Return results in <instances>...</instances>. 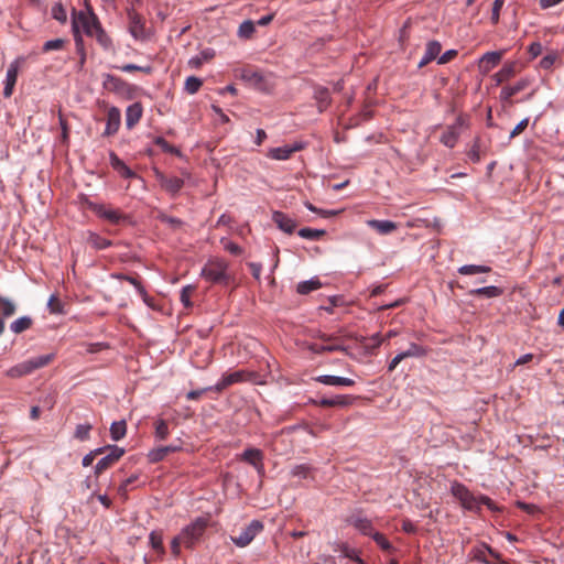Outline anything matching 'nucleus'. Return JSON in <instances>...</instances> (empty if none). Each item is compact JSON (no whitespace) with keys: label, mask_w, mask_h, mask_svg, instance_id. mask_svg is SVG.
Segmentation results:
<instances>
[{"label":"nucleus","mask_w":564,"mask_h":564,"mask_svg":"<svg viewBox=\"0 0 564 564\" xmlns=\"http://www.w3.org/2000/svg\"><path fill=\"white\" fill-rule=\"evenodd\" d=\"M101 26L97 15L93 12L91 8L87 6V11H73L72 30L76 46L83 45V37L80 29L88 36H94L95 32Z\"/></svg>","instance_id":"obj_1"},{"label":"nucleus","mask_w":564,"mask_h":564,"mask_svg":"<svg viewBox=\"0 0 564 564\" xmlns=\"http://www.w3.org/2000/svg\"><path fill=\"white\" fill-rule=\"evenodd\" d=\"M202 276L214 284L228 285L234 281V275L229 270V264L226 260L214 258L209 259L203 270Z\"/></svg>","instance_id":"obj_2"},{"label":"nucleus","mask_w":564,"mask_h":564,"mask_svg":"<svg viewBox=\"0 0 564 564\" xmlns=\"http://www.w3.org/2000/svg\"><path fill=\"white\" fill-rule=\"evenodd\" d=\"M208 523V518L198 517L192 523L186 525L178 534L183 540V545L187 549L194 547L203 536Z\"/></svg>","instance_id":"obj_3"},{"label":"nucleus","mask_w":564,"mask_h":564,"mask_svg":"<svg viewBox=\"0 0 564 564\" xmlns=\"http://www.w3.org/2000/svg\"><path fill=\"white\" fill-rule=\"evenodd\" d=\"M316 338L321 339L323 343H311L307 348L314 354H324V352H334V351H347V348L343 345L339 337L334 335H327L322 332H317L315 335Z\"/></svg>","instance_id":"obj_4"},{"label":"nucleus","mask_w":564,"mask_h":564,"mask_svg":"<svg viewBox=\"0 0 564 564\" xmlns=\"http://www.w3.org/2000/svg\"><path fill=\"white\" fill-rule=\"evenodd\" d=\"M451 492L465 509L470 511L480 509L479 497L474 496L465 485L454 481L451 486Z\"/></svg>","instance_id":"obj_5"},{"label":"nucleus","mask_w":564,"mask_h":564,"mask_svg":"<svg viewBox=\"0 0 564 564\" xmlns=\"http://www.w3.org/2000/svg\"><path fill=\"white\" fill-rule=\"evenodd\" d=\"M451 492L465 509L470 511L480 509L479 497L474 496L465 485L454 481L451 486Z\"/></svg>","instance_id":"obj_6"},{"label":"nucleus","mask_w":564,"mask_h":564,"mask_svg":"<svg viewBox=\"0 0 564 564\" xmlns=\"http://www.w3.org/2000/svg\"><path fill=\"white\" fill-rule=\"evenodd\" d=\"M102 86L106 90L117 94L123 98L130 99L133 96L134 88L120 77L106 74L104 76Z\"/></svg>","instance_id":"obj_7"},{"label":"nucleus","mask_w":564,"mask_h":564,"mask_svg":"<svg viewBox=\"0 0 564 564\" xmlns=\"http://www.w3.org/2000/svg\"><path fill=\"white\" fill-rule=\"evenodd\" d=\"M129 32L135 39L144 41L148 39L145 20L134 9H128Z\"/></svg>","instance_id":"obj_8"},{"label":"nucleus","mask_w":564,"mask_h":564,"mask_svg":"<svg viewBox=\"0 0 564 564\" xmlns=\"http://www.w3.org/2000/svg\"><path fill=\"white\" fill-rule=\"evenodd\" d=\"M89 208L100 218L108 220L113 225H118L121 221L127 219V216L123 215L119 209L110 208L102 204H89Z\"/></svg>","instance_id":"obj_9"},{"label":"nucleus","mask_w":564,"mask_h":564,"mask_svg":"<svg viewBox=\"0 0 564 564\" xmlns=\"http://www.w3.org/2000/svg\"><path fill=\"white\" fill-rule=\"evenodd\" d=\"M263 530V524L259 520H253L250 524L238 535L231 536L232 542L239 546L245 547Z\"/></svg>","instance_id":"obj_10"},{"label":"nucleus","mask_w":564,"mask_h":564,"mask_svg":"<svg viewBox=\"0 0 564 564\" xmlns=\"http://www.w3.org/2000/svg\"><path fill=\"white\" fill-rule=\"evenodd\" d=\"M107 449V447H105ZM110 453L102 457L95 466V475L98 477L105 470L115 465L124 454V449L116 445L108 446Z\"/></svg>","instance_id":"obj_11"},{"label":"nucleus","mask_w":564,"mask_h":564,"mask_svg":"<svg viewBox=\"0 0 564 564\" xmlns=\"http://www.w3.org/2000/svg\"><path fill=\"white\" fill-rule=\"evenodd\" d=\"M346 523L357 529L364 535L371 536L373 531V525L371 520L364 517L361 511L352 512L345 519Z\"/></svg>","instance_id":"obj_12"},{"label":"nucleus","mask_w":564,"mask_h":564,"mask_svg":"<svg viewBox=\"0 0 564 564\" xmlns=\"http://www.w3.org/2000/svg\"><path fill=\"white\" fill-rule=\"evenodd\" d=\"M304 148L305 144L303 142H295L292 145L272 148L268 152V158L278 161L289 160L293 153L302 151Z\"/></svg>","instance_id":"obj_13"},{"label":"nucleus","mask_w":564,"mask_h":564,"mask_svg":"<svg viewBox=\"0 0 564 564\" xmlns=\"http://www.w3.org/2000/svg\"><path fill=\"white\" fill-rule=\"evenodd\" d=\"M121 124V112L117 107H110L107 111L106 129L102 133L105 137L115 135Z\"/></svg>","instance_id":"obj_14"},{"label":"nucleus","mask_w":564,"mask_h":564,"mask_svg":"<svg viewBox=\"0 0 564 564\" xmlns=\"http://www.w3.org/2000/svg\"><path fill=\"white\" fill-rule=\"evenodd\" d=\"M356 397L352 395H336L334 398H322L321 400H313L312 402L322 408H346L354 403Z\"/></svg>","instance_id":"obj_15"},{"label":"nucleus","mask_w":564,"mask_h":564,"mask_svg":"<svg viewBox=\"0 0 564 564\" xmlns=\"http://www.w3.org/2000/svg\"><path fill=\"white\" fill-rule=\"evenodd\" d=\"M248 373L245 370H238L231 373H225L221 379L216 383L214 390L221 392L228 387L246 380Z\"/></svg>","instance_id":"obj_16"},{"label":"nucleus","mask_w":564,"mask_h":564,"mask_svg":"<svg viewBox=\"0 0 564 564\" xmlns=\"http://www.w3.org/2000/svg\"><path fill=\"white\" fill-rule=\"evenodd\" d=\"M53 357L54 356L50 354V355L37 356V357L31 358L29 360H25L20 364V366L22 368V372H24L26 376L36 369L43 368V367L47 366L53 360Z\"/></svg>","instance_id":"obj_17"},{"label":"nucleus","mask_w":564,"mask_h":564,"mask_svg":"<svg viewBox=\"0 0 564 564\" xmlns=\"http://www.w3.org/2000/svg\"><path fill=\"white\" fill-rule=\"evenodd\" d=\"M18 73H19V61H14L11 63L7 69V76H6V85L3 88V96L6 98H9L13 94V89L18 79Z\"/></svg>","instance_id":"obj_18"},{"label":"nucleus","mask_w":564,"mask_h":564,"mask_svg":"<svg viewBox=\"0 0 564 564\" xmlns=\"http://www.w3.org/2000/svg\"><path fill=\"white\" fill-rule=\"evenodd\" d=\"M240 458L252 465L259 473L263 471V453L260 449L248 448L241 454Z\"/></svg>","instance_id":"obj_19"},{"label":"nucleus","mask_w":564,"mask_h":564,"mask_svg":"<svg viewBox=\"0 0 564 564\" xmlns=\"http://www.w3.org/2000/svg\"><path fill=\"white\" fill-rule=\"evenodd\" d=\"M272 220L279 229L286 234H292L297 226L293 218L282 212H274L272 215Z\"/></svg>","instance_id":"obj_20"},{"label":"nucleus","mask_w":564,"mask_h":564,"mask_svg":"<svg viewBox=\"0 0 564 564\" xmlns=\"http://www.w3.org/2000/svg\"><path fill=\"white\" fill-rule=\"evenodd\" d=\"M182 449L181 444L178 445H166V446H160L158 448H153L149 452L148 458L151 463H159L163 460L167 455L172 453H176Z\"/></svg>","instance_id":"obj_21"},{"label":"nucleus","mask_w":564,"mask_h":564,"mask_svg":"<svg viewBox=\"0 0 564 564\" xmlns=\"http://www.w3.org/2000/svg\"><path fill=\"white\" fill-rule=\"evenodd\" d=\"M502 55V51L485 53L479 59V68L484 73L490 72L495 66H497L500 63Z\"/></svg>","instance_id":"obj_22"},{"label":"nucleus","mask_w":564,"mask_h":564,"mask_svg":"<svg viewBox=\"0 0 564 564\" xmlns=\"http://www.w3.org/2000/svg\"><path fill=\"white\" fill-rule=\"evenodd\" d=\"M143 108L140 102L130 105L126 110V126L132 129L142 118Z\"/></svg>","instance_id":"obj_23"},{"label":"nucleus","mask_w":564,"mask_h":564,"mask_svg":"<svg viewBox=\"0 0 564 564\" xmlns=\"http://www.w3.org/2000/svg\"><path fill=\"white\" fill-rule=\"evenodd\" d=\"M442 45L438 41H430L426 44V50L423 58L419 63V67L422 68L427 65L430 62L435 59L441 53Z\"/></svg>","instance_id":"obj_24"},{"label":"nucleus","mask_w":564,"mask_h":564,"mask_svg":"<svg viewBox=\"0 0 564 564\" xmlns=\"http://www.w3.org/2000/svg\"><path fill=\"white\" fill-rule=\"evenodd\" d=\"M315 380L326 386L351 387L355 384V381L352 379L330 375L318 376L315 378Z\"/></svg>","instance_id":"obj_25"},{"label":"nucleus","mask_w":564,"mask_h":564,"mask_svg":"<svg viewBox=\"0 0 564 564\" xmlns=\"http://www.w3.org/2000/svg\"><path fill=\"white\" fill-rule=\"evenodd\" d=\"M367 224L380 235H389L397 229V224L391 220L371 219Z\"/></svg>","instance_id":"obj_26"},{"label":"nucleus","mask_w":564,"mask_h":564,"mask_svg":"<svg viewBox=\"0 0 564 564\" xmlns=\"http://www.w3.org/2000/svg\"><path fill=\"white\" fill-rule=\"evenodd\" d=\"M161 186L171 194H176L181 191V188L184 185V181L180 177L173 176V177H166L161 175L160 176Z\"/></svg>","instance_id":"obj_27"},{"label":"nucleus","mask_w":564,"mask_h":564,"mask_svg":"<svg viewBox=\"0 0 564 564\" xmlns=\"http://www.w3.org/2000/svg\"><path fill=\"white\" fill-rule=\"evenodd\" d=\"M459 138L457 126H448L441 135V142L447 148H454Z\"/></svg>","instance_id":"obj_28"},{"label":"nucleus","mask_w":564,"mask_h":564,"mask_svg":"<svg viewBox=\"0 0 564 564\" xmlns=\"http://www.w3.org/2000/svg\"><path fill=\"white\" fill-rule=\"evenodd\" d=\"M528 84V80L521 79L512 86L503 87L500 93V98L505 101L510 100L511 97L525 89Z\"/></svg>","instance_id":"obj_29"},{"label":"nucleus","mask_w":564,"mask_h":564,"mask_svg":"<svg viewBox=\"0 0 564 564\" xmlns=\"http://www.w3.org/2000/svg\"><path fill=\"white\" fill-rule=\"evenodd\" d=\"M214 56L215 51L213 48H206L202 51L198 55L189 58L188 66L192 68H199L205 62L213 59Z\"/></svg>","instance_id":"obj_30"},{"label":"nucleus","mask_w":564,"mask_h":564,"mask_svg":"<svg viewBox=\"0 0 564 564\" xmlns=\"http://www.w3.org/2000/svg\"><path fill=\"white\" fill-rule=\"evenodd\" d=\"M110 164L121 174V176L126 178L132 177L134 175V173L124 164L122 160L118 158L115 152L110 153Z\"/></svg>","instance_id":"obj_31"},{"label":"nucleus","mask_w":564,"mask_h":564,"mask_svg":"<svg viewBox=\"0 0 564 564\" xmlns=\"http://www.w3.org/2000/svg\"><path fill=\"white\" fill-rule=\"evenodd\" d=\"M471 553L474 560L485 564H489V561L487 558L488 554L498 557V554L491 547L485 544L474 547Z\"/></svg>","instance_id":"obj_32"},{"label":"nucleus","mask_w":564,"mask_h":564,"mask_svg":"<svg viewBox=\"0 0 564 564\" xmlns=\"http://www.w3.org/2000/svg\"><path fill=\"white\" fill-rule=\"evenodd\" d=\"M403 357L406 358H421L425 357L429 352L426 347L417 345L415 343H410L408 349L401 351Z\"/></svg>","instance_id":"obj_33"},{"label":"nucleus","mask_w":564,"mask_h":564,"mask_svg":"<svg viewBox=\"0 0 564 564\" xmlns=\"http://www.w3.org/2000/svg\"><path fill=\"white\" fill-rule=\"evenodd\" d=\"M502 292L503 291L500 288L490 285V286L471 290L469 292V294L474 295V296H484V297L491 299V297L500 296L502 294Z\"/></svg>","instance_id":"obj_34"},{"label":"nucleus","mask_w":564,"mask_h":564,"mask_svg":"<svg viewBox=\"0 0 564 564\" xmlns=\"http://www.w3.org/2000/svg\"><path fill=\"white\" fill-rule=\"evenodd\" d=\"M319 288H322L319 279L313 278L311 280L300 282L297 284L296 291L297 293L305 295L315 290H318Z\"/></svg>","instance_id":"obj_35"},{"label":"nucleus","mask_w":564,"mask_h":564,"mask_svg":"<svg viewBox=\"0 0 564 564\" xmlns=\"http://www.w3.org/2000/svg\"><path fill=\"white\" fill-rule=\"evenodd\" d=\"M315 99L317 101L319 112H323L330 105V96L327 88H318L315 90Z\"/></svg>","instance_id":"obj_36"},{"label":"nucleus","mask_w":564,"mask_h":564,"mask_svg":"<svg viewBox=\"0 0 564 564\" xmlns=\"http://www.w3.org/2000/svg\"><path fill=\"white\" fill-rule=\"evenodd\" d=\"M127 423L124 420L116 421L110 426V436L113 441H120L126 436Z\"/></svg>","instance_id":"obj_37"},{"label":"nucleus","mask_w":564,"mask_h":564,"mask_svg":"<svg viewBox=\"0 0 564 564\" xmlns=\"http://www.w3.org/2000/svg\"><path fill=\"white\" fill-rule=\"evenodd\" d=\"M87 241L91 247H94L97 250H104L111 246L110 240H108L95 232H89Z\"/></svg>","instance_id":"obj_38"},{"label":"nucleus","mask_w":564,"mask_h":564,"mask_svg":"<svg viewBox=\"0 0 564 564\" xmlns=\"http://www.w3.org/2000/svg\"><path fill=\"white\" fill-rule=\"evenodd\" d=\"M149 542L151 547L159 553L160 556L164 555L165 550L163 546V536L159 531H152L149 535Z\"/></svg>","instance_id":"obj_39"},{"label":"nucleus","mask_w":564,"mask_h":564,"mask_svg":"<svg viewBox=\"0 0 564 564\" xmlns=\"http://www.w3.org/2000/svg\"><path fill=\"white\" fill-rule=\"evenodd\" d=\"M154 436L158 441H164L170 435L169 424L165 420L159 419L154 423Z\"/></svg>","instance_id":"obj_40"},{"label":"nucleus","mask_w":564,"mask_h":564,"mask_svg":"<svg viewBox=\"0 0 564 564\" xmlns=\"http://www.w3.org/2000/svg\"><path fill=\"white\" fill-rule=\"evenodd\" d=\"M371 538L373 539V541L378 544V546L383 552H386L388 554H392L395 551L394 546L389 542V540L382 533L373 532Z\"/></svg>","instance_id":"obj_41"},{"label":"nucleus","mask_w":564,"mask_h":564,"mask_svg":"<svg viewBox=\"0 0 564 564\" xmlns=\"http://www.w3.org/2000/svg\"><path fill=\"white\" fill-rule=\"evenodd\" d=\"M491 271L490 267L487 265H476V264H466L458 269V272L463 275H471L478 273H488Z\"/></svg>","instance_id":"obj_42"},{"label":"nucleus","mask_w":564,"mask_h":564,"mask_svg":"<svg viewBox=\"0 0 564 564\" xmlns=\"http://www.w3.org/2000/svg\"><path fill=\"white\" fill-rule=\"evenodd\" d=\"M32 325V319L28 316L20 317L11 323L10 328L14 334H21L29 329Z\"/></svg>","instance_id":"obj_43"},{"label":"nucleus","mask_w":564,"mask_h":564,"mask_svg":"<svg viewBox=\"0 0 564 564\" xmlns=\"http://www.w3.org/2000/svg\"><path fill=\"white\" fill-rule=\"evenodd\" d=\"M297 234L304 239L318 240L326 235V231L324 229L302 228Z\"/></svg>","instance_id":"obj_44"},{"label":"nucleus","mask_w":564,"mask_h":564,"mask_svg":"<svg viewBox=\"0 0 564 564\" xmlns=\"http://www.w3.org/2000/svg\"><path fill=\"white\" fill-rule=\"evenodd\" d=\"M93 430V425L89 423L78 424L75 429L74 437L78 441H88L90 438V431Z\"/></svg>","instance_id":"obj_45"},{"label":"nucleus","mask_w":564,"mask_h":564,"mask_svg":"<svg viewBox=\"0 0 564 564\" xmlns=\"http://www.w3.org/2000/svg\"><path fill=\"white\" fill-rule=\"evenodd\" d=\"M203 85V80L195 76H189L185 80L184 89L189 95L196 94Z\"/></svg>","instance_id":"obj_46"},{"label":"nucleus","mask_w":564,"mask_h":564,"mask_svg":"<svg viewBox=\"0 0 564 564\" xmlns=\"http://www.w3.org/2000/svg\"><path fill=\"white\" fill-rule=\"evenodd\" d=\"M254 31H256V24L252 21L247 20L240 24V26L238 29V35L243 39H250L252 36V34L254 33Z\"/></svg>","instance_id":"obj_47"},{"label":"nucleus","mask_w":564,"mask_h":564,"mask_svg":"<svg viewBox=\"0 0 564 564\" xmlns=\"http://www.w3.org/2000/svg\"><path fill=\"white\" fill-rule=\"evenodd\" d=\"M47 307L50 313L52 314H62L63 311V303L59 300V297L55 294L51 295L47 302Z\"/></svg>","instance_id":"obj_48"},{"label":"nucleus","mask_w":564,"mask_h":564,"mask_svg":"<svg viewBox=\"0 0 564 564\" xmlns=\"http://www.w3.org/2000/svg\"><path fill=\"white\" fill-rule=\"evenodd\" d=\"M0 306L3 317H10L15 313V305L7 297L0 296Z\"/></svg>","instance_id":"obj_49"},{"label":"nucleus","mask_w":564,"mask_h":564,"mask_svg":"<svg viewBox=\"0 0 564 564\" xmlns=\"http://www.w3.org/2000/svg\"><path fill=\"white\" fill-rule=\"evenodd\" d=\"M65 41L63 39H55L50 40L44 43L42 51L44 53L51 52V51H59L64 47Z\"/></svg>","instance_id":"obj_50"},{"label":"nucleus","mask_w":564,"mask_h":564,"mask_svg":"<svg viewBox=\"0 0 564 564\" xmlns=\"http://www.w3.org/2000/svg\"><path fill=\"white\" fill-rule=\"evenodd\" d=\"M52 17L59 21L61 23H65L67 20L66 10L64 9L62 3H56L52 8Z\"/></svg>","instance_id":"obj_51"},{"label":"nucleus","mask_w":564,"mask_h":564,"mask_svg":"<svg viewBox=\"0 0 564 564\" xmlns=\"http://www.w3.org/2000/svg\"><path fill=\"white\" fill-rule=\"evenodd\" d=\"M194 291L195 288L192 285H186L181 291V301L187 308L192 306L191 296L193 295Z\"/></svg>","instance_id":"obj_52"},{"label":"nucleus","mask_w":564,"mask_h":564,"mask_svg":"<svg viewBox=\"0 0 564 564\" xmlns=\"http://www.w3.org/2000/svg\"><path fill=\"white\" fill-rule=\"evenodd\" d=\"M106 451L105 447H99V448H96L91 452H89L87 455L84 456L83 460H82V464L84 467H88L93 464L94 459L98 456V455H101L104 454V452Z\"/></svg>","instance_id":"obj_53"},{"label":"nucleus","mask_w":564,"mask_h":564,"mask_svg":"<svg viewBox=\"0 0 564 564\" xmlns=\"http://www.w3.org/2000/svg\"><path fill=\"white\" fill-rule=\"evenodd\" d=\"M94 36L96 37L97 42L105 48L109 47L111 41L109 39V36L106 34L105 30L102 29V26H100L94 34Z\"/></svg>","instance_id":"obj_54"},{"label":"nucleus","mask_w":564,"mask_h":564,"mask_svg":"<svg viewBox=\"0 0 564 564\" xmlns=\"http://www.w3.org/2000/svg\"><path fill=\"white\" fill-rule=\"evenodd\" d=\"M310 471H311L310 466L302 464V465L294 466L291 470V474L294 477L306 478L310 475Z\"/></svg>","instance_id":"obj_55"},{"label":"nucleus","mask_w":564,"mask_h":564,"mask_svg":"<svg viewBox=\"0 0 564 564\" xmlns=\"http://www.w3.org/2000/svg\"><path fill=\"white\" fill-rule=\"evenodd\" d=\"M223 246H224V249L226 251H228L229 253L234 254V256H240L242 253V248L232 242V241H229V240H223Z\"/></svg>","instance_id":"obj_56"},{"label":"nucleus","mask_w":564,"mask_h":564,"mask_svg":"<svg viewBox=\"0 0 564 564\" xmlns=\"http://www.w3.org/2000/svg\"><path fill=\"white\" fill-rule=\"evenodd\" d=\"M557 58H558V55L556 53L547 54L540 61V66L543 69H550L554 65V63L556 62Z\"/></svg>","instance_id":"obj_57"},{"label":"nucleus","mask_w":564,"mask_h":564,"mask_svg":"<svg viewBox=\"0 0 564 564\" xmlns=\"http://www.w3.org/2000/svg\"><path fill=\"white\" fill-rule=\"evenodd\" d=\"M505 4V0H495L491 12V22L497 24L499 22L500 10Z\"/></svg>","instance_id":"obj_58"},{"label":"nucleus","mask_w":564,"mask_h":564,"mask_svg":"<svg viewBox=\"0 0 564 564\" xmlns=\"http://www.w3.org/2000/svg\"><path fill=\"white\" fill-rule=\"evenodd\" d=\"M155 144L159 145L162 151L166 152V153H177L178 151L172 145L170 144L164 138L162 137H158L155 139Z\"/></svg>","instance_id":"obj_59"},{"label":"nucleus","mask_w":564,"mask_h":564,"mask_svg":"<svg viewBox=\"0 0 564 564\" xmlns=\"http://www.w3.org/2000/svg\"><path fill=\"white\" fill-rule=\"evenodd\" d=\"M305 206L307 207V209H310L311 212L313 213H317L319 214L322 217L324 218H328V217H332V216H335L337 215V212L335 210H324V209H318L316 208L313 204L311 203H305Z\"/></svg>","instance_id":"obj_60"},{"label":"nucleus","mask_w":564,"mask_h":564,"mask_svg":"<svg viewBox=\"0 0 564 564\" xmlns=\"http://www.w3.org/2000/svg\"><path fill=\"white\" fill-rule=\"evenodd\" d=\"M528 124H529V119L528 118H524L523 120H521L514 127V129L511 131L510 139H513V138L518 137L519 134H521L527 129Z\"/></svg>","instance_id":"obj_61"},{"label":"nucleus","mask_w":564,"mask_h":564,"mask_svg":"<svg viewBox=\"0 0 564 564\" xmlns=\"http://www.w3.org/2000/svg\"><path fill=\"white\" fill-rule=\"evenodd\" d=\"M457 51L456 50H448L446 51L444 54H442L438 59H437V63L443 65V64H447L449 63L452 59H454L456 56H457Z\"/></svg>","instance_id":"obj_62"},{"label":"nucleus","mask_w":564,"mask_h":564,"mask_svg":"<svg viewBox=\"0 0 564 564\" xmlns=\"http://www.w3.org/2000/svg\"><path fill=\"white\" fill-rule=\"evenodd\" d=\"M181 545H183V540L180 535H176L171 542V552L175 557L181 553Z\"/></svg>","instance_id":"obj_63"},{"label":"nucleus","mask_w":564,"mask_h":564,"mask_svg":"<svg viewBox=\"0 0 564 564\" xmlns=\"http://www.w3.org/2000/svg\"><path fill=\"white\" fill-rule=\"evenodd\" d=\"M118 279H123V280H127L129 283H131L138 291L139 293L143 294L144 293V289L143 286L141 285V282L133 278V276H128V275H117Z\"/></svg>","instance_id":"obj_64"}]
</instances>
